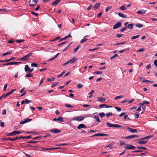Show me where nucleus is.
Listing matches in <instances>:
<instances>
[{"label":"nucleus","mask_w":157,"mask_h":157,"mask_svg":"<svg viewBox=\"0 0 157 157\" xmlns=\"http://www.w3.org/2000/svg\"><path fill=\"white\" fill-rule=\"evenodd\" d=\"M150 102L148 101H143V104H146V105L149 104H150Z\"/></svg>","instance_id":"nucleus-47"},{"label":"nucleus","mask_w":157,"mask_h":157,"mask_svg":"<svg viewBox=\"0 0 157 157\" xmlns=\"http://www.w3.org/2000/svg\"><path fill=\"white\" fill-rule=\"evenodd\" d=\"M22 133V132L19 131H14L11 133H8L7 134V136H13L14 135L17 134H20Z\"/></svg>","instance_id":"nucleus-3"},{"label":"nucleus","mask_w":157,"mask_h":157,"mask_svg":"<svg viewBox=\"0 0 157 157\" xmlns=\"http://www.w3.org/2000/svg\"><path fill=\"white\" fill-rule=\"evenodd\" d=\"M133 24L132 23L129 24L126 27L130 29H133Z\"/></svg>","instance_id":"nucleus-22"},{"label":"nucleus","mask_w":157,"mask_h":157,"mask_svg":"<svg viewBox=\"0 0 157 157\" xmlns=\"http://www.w3.org/2000/svg\"><path fill=\"white\" fill-rule=\"evenodd\" d=\"M77 128L78 129H80L81 128H86V127L84 124H82L79 125Z\"/></svg>","instance_id":"nucleus-14"},{"label":"nucleus","mask_w":157,"mask_h":157,"mask_svg":"<svg viewBox=\"0 0 157 157\" xmlns=\"http://www.w3.org/2000/svg\"><path fill=\"white\" fill-rule=\"evenodd\" d=\"M121 26V22H118L115 24L113 27V29H114L119 28Z\"/></svg>","instance_id":"nucleus-9"},{"label":"nucleus","mask_w":157,"mask_h":157,"mask_svg":"<svg viewBox=\"0 0 157 157\" xmlns=\"http://www.w3.org/2000/svg\"><path fill=\"white\" fill-rule=\"evenodd\" d=\"M11 65V62H9V63H4L2 64V65L3 66H7V65Z\"/></svg>","instance_id":"nucleus-49"},{"label":"nucleus","mask_w":157,"mask_h":157,"mask_svg":"<svg viewBox=\"0 0 157 157\" xmlns=\"http://www.w3.org/2000/svg\"><path fill=\"white\" fill-rule=\"evenodd\" d=\"M94 118L96 120V121L98 122H101L99 118V117L97 116H94Z\"/></svg>","instance_id":"nucleus-27"},{"label":"nucleus","mask_w":157,"mask_h":157,"mask_svg":"<svg viewBox=\"0 0 157 157\" xmlns=\"http://www.w3.org/2000/svg\"><path fill=\"white\" fill-rule=\"evenodd\" d=\"M98 101H102L103 102H105L106 99L105 98L102 97H98L97 98Z\"/></svg>","instance_id":"nucleus-18"},{"label":"nucleus","mask_w":157,"mask_h":157,"mask_svg":"<svg viewBox=\"0 0 157 157\" xmlns=\"http://www.w3.org/2000/svg\"><path fill=\"white\" fill-rule=\"evenodd\" d=\"M112 7V6H108L106 8V11L105 12H107Z\"/></svg>","instance_id":"nucleus-43"},{"label":"nucleus","mask_w":157,"mask_h":157,"mask_svg":"<svg viewBox=\"0 0 157 157\" xmlns=\"http://www.w3.org/2000/svg\"><path fill=\"white\" fill-rule=\"evenodd\" d=\"M127 28V27H126V26L125 27H124L123 28L121 29L120 30V31L121 32H124L125 30H126Z\"/></svg>","instance_id":"nucleus-48"},{"label":"nucleus","mask_w":157,"mask_h":157,"mask_svg":"<svg viewBox=\"0 0 157 157\" xmlns=\"http://www.w3.org/2000/svg\"><path fill=\"white\" fill-rule=\"evenodd\" d=\"M118 56V55L117 54H115L113 56L111 57L110 59L112 60L114 59V58H115L117 57Z\"/></svg>","instance_id":"nucleus-37"},{"label":"nucleus","mask_w":157,"mask_h":157,"mask_svg":"<svg viewBox=\"0 0 157 157\" xmlns=\"http://www.w3.org/2000/svg\"><path fill=\"white\" fill-rule=\"evenodd\" d=\"M123 36V34H122L118 33L116 35V36L117 38H120Z\"/></svg>","instance_id":"nucleus-39"},{"label":"nucleus","mask_w":157,"mask_h":157,"mask_svg":"<svg viewBox=\"0 0 157 157\" xmlns=\"http://www.w3.org/2000/svg\"><path fill=\"white\" fill-rule=\"evenodd\" d=\"M98 136H107L108 135V134H106L104 133H98Z\"/></svg>","instance_id":"nucleus-34"},{"label":"nucleus","mask_w":157,"mask_h":157,"mask_svg":"<svg viewBox=\"0 0 157 157\" xmlns=\"http://www.w3.org/2000/svg\"><path fill=\"white\" fill-rule=\"evenodd\" d=\"M61 0H56L54 2L52 3L51 5L55 6L57 5L60 2Z\"/></svg>","instance_id":"nucleus-17"},{"label":"nucleus","mask_w":157,"mask_h":157,"mask_svg":"<svg viewBox=\"0 0 157 157\" xmlns=\"http://www.w3.org/2000/svg\"><path fill=\"white\" fill-rule=\"evenodd\" d=\"M112 115L113 114L111 112L107 113L106 114V116L107 117H108L109 116H112Z\"/></svg>","instance_id":"nucleus-44"},{"label":"nucleus","mask_w":157,"mask_h":157,"mask_svg":"<svg viewBox=\"0 0 157 157\" xmlns=\"http://www.w3.org/2000/svg\"><path fill=\"white\" fill-rule=\"evenodd\" d=\"M65 105L67 107L69 108H73V107L71 105L69 104H65Z\"/></svg>","instance_id":"nucleus-33"},{"label":"nucleus","mask_w":157,"mask_h":157,"mask_svg":"<svg viewBox=\"0 0 157 157\" xmlns=\"http://www.w3.org/2000/svg\"><path fill=\"white\" fill-rule=\"evenodd\" d=\"M33 70V69H30L28 65H26L25 66V70L26 72L28 71L29 72H31Z\"/></svg>","instance_id":"nucleus-8"},{"label":"nucleus","mask_w":157,"mask_h":157,"mask_svg":"<svg viewBox=\"0 0 157 157\" xmlns=\"http://www.w3.org/2000/svg\"><path fill=\"white\" fill-rule=\"evenodd\" d=\"M135 25L137 27L139 28L142 27L143 26V25L140 23L136 24Z\"/></svg>","instance_id":"nucleus-23"},{"label":"nucleus","mask_w":157,"mask_h":157,"mask_svg":"<svg viewBox=\"0 0 157 157\" xmlns=\"http://www.w3.org/2000/svg\"><path fill=\"white\" fill-rule=\"evenodd\" d=\"M32 54L33 53H30L25 56H24V57H22V58H20L19 59L20 60L23 61L27 60L29 59V57L31 56Z\"/></svg>","instance_id":"nucleus-1"},{"label":"nucleus","mask_w":157,"mask_h":157,"mask_svg":"<svg viewBox=\"0 0 157 157\" xmlns=\"http://www.w3.org/2000/svg\"><path fill=\"white\" fill-rule=\"evenodd\" d=\"M118 15L123 18H126L127 17V16L126 15L124 14H123L121 13H118Z\"/></svg>","instance_id":"nucleus-20"},{"label":"nucleus","mask_w":157,"mask_h":157,"mask_svg":"<svg viewBox=\"0 0 157 157\" xmlns=\"http://www.w3.org/2000/svg\"><path fill=\"white\" fill-rule=\"evenodd\" d=\"M25 123H26L25 119L23 120L22 121H20V124H23Z\"/></svg>","instance_id":"nucleus-59"},{"label":"nucleus","mask_w":157,"mask_h":157,"mask_svg":"<svg viewBox=\"0 0 157 157\" xmlns=\"http://www.w3.org/2000/svg\"><path fill=\"white\" fill-rule=\"evenodd\" d=\"M69 145V144H67V143H63V144H59V145H60V146H65V145L67 146V145Z\"/></svg>","instance_id":"nucleus-50"},{"label":"nucleus","mask_w":157,"mask_h":157,"mask_svg":"<svg viewBox=\"0 0 157 157\" xmlns=\"http://www.w3.org/2000/svg\"><path fill=\"white\" fill-rule=\"evenodd\" d=\"M59 82H56L55 84H53L51 86L52 87H55L56 86L58 85V84Z\"/></svg>","instance_id":"nucleus-58"},{"label":"nucleus","mask_w":157,"mask_h":157,"mask_svg":"<svg viewBox=\"0 0 157 157\" xmlns=\"http://www.w3.org/2000/svg\"><path fill=\"white\" fill-rule=\"evenodd\" d=\"M11 52H12L11 51H10L9 52H7L6 53H5L3 54L2 55V56H5L10 54H11Z\"/></svg>","instance_id":"nucleus-26"},{"label":"nucleus","mask_w":157,"mask_h":157,"mask_svg":"<svg viewBox=\"0 0 157 157\" xmlns=\"http://www.w3.org/2000/svg\"><path fill=\"white\" fill-rule=\"evenodd\" d=\"M120 145H121V146H122V145H125V146H126V144H125V143L124 142H122L121 141H120Z\"/></svg>","instance_id":"nucleus-52"},{"label":"nucleus","mask_w":157,"mask_h":157,"mask_svg":"<svg viewBox=\"0 0 157 157\" xmlns=\"http://www.w3.org/2000/svg\"><path fill=\"white\" fill-rule=\"evenodd\" d=\"M147 10H141L137 11V13L140 14H143L146 13Z\"/></svg>","instance_id":"nucleus-13"},{"label":"nucleus","mask_w":157,"mask_h":157,"mask_svg":"<svg viewBox=\"0 0 157 157\" xmlns=\"http://www.w3.org/2000/svg\"><path fill=\"white\" fill-rule=\"evenodd\" d=\"M26 77H32L33 75H32V74L31 73H29V74H26L25 76Z\"/></svg>","instance_id":"nucleus-57"},{"label":"nucleus","mask_w":157,"mask_h":157,"mask_svg":"<svg viewBox=\"0 0 157 157\" xmlns=\"http://www.w3.org/2000/svg\"><path fill=\"white\" fill-rule=\"evenodd\" d=\"M30 2H31V1L30 0L29 1V5L30 7H33L35 5L33 4H30Z\"/></svg>","instance_id":"nucleus-61"},{"label":"nucleus","mask_w":157,"mask_h":157,"mask_svg":"<svg viewBox=\"0 0 157 157\" xmlns=\"http://www.w3.org/2000/svg\"><path fill=\"white\" fill-rule=\"evenodd\" d=\"M99 115L101 117H103L105 116V114L103 112L100 113H99Z\"/></svg>","instance_id":"nucleus-42"},{"label":"nucleus","mask_w":157,"mask_h":157,"mask_svg":"<svg viewBox=\"0 0 157 157\" xmlns=\"http://www.w3.org/2000/svg\"><path fill=\"white\" fill-rule=\"evenodd\" d=\"M18 139V138H16V137L14 138L8 137L7 138H4L2 140L4 141L10 140L11 141H13L17 140Z\"/></svg>","instance_id":"nucleus-7"},{"label":"nucleus","mask_w":157,"mask_h":157,"mask_svg":"<svg viewBox=\"0 0 157 157\" xmlns=\"http://www.w3.org/2000/svg\"><path fill=\"white\" fill-rule=\"evenodd\" d=\"M127 149H134L136 148V147L133 146L132 145L127 144H126V147H124Z\"/></svg>","instance_id":"nucleus-4"},{"label":"nucleus","mask_w":157,"mask_h":157,"mask_svg":"<svg viewBox=\"0 0 157 157\" xmlns=\"http://www.w3.org/2000/svg\"><path fill=\"white\" fill-rule=\"evenodd\" d=\"M24 41H25V40H22V39L20 40H16V42L18 43L24 42Z\"/></svg>","instance_id":"nucleus-35"},{"label":"nucleus","mask_w":157,"mask_h":157,"mask_svg":"<svg viewBox=\"0 0 157 157\" xmlns=\"http://www.w3.org/2000/svg\"><path fill=\"white\" fill-rule=\"evenodd\" d=\"M47 69V67H46V68H44L41 69H40L39 71L40 72H42L43 71H44L46 70Z\"/></svg>","instance_id":"nucleus-63"},{"label":"nucleus","mask_w":157,"mask_h":157,"mask_svg":"<svg viewBox=\"0 0 157 157\" xmlns=\"http://www.w3.org/2000/svg\"><path fill=\"white\" fill-rule=\"evenodd\" d=\"M154 63L155 67H157V60H155L154 62Z\"/></svg>","instance_id":"nucleus-64"},{"label":"nucleus","mask_w":157,"mask_h":157,"mask_svg":"<svg viewBox=\"0 0 157 157\" xmlns=\"http://www.w3.org/2000/svg\"><path fill=\"white\" fill-rule=\"evenodd\" d=\"M53 120L54 121H59L63 122V118L62 117H59L57 118H54Z\"/></svg>","instance_id":"nucleus-16"},{"label":"nucleus","mask_w":157,"mask_h":157,"mask_svg":"<svg viewBox=\"0 0 157 157\" xmlns=\"http://www.w3.org/2000/svg\"><path fill=\"white\" fill-rule=\"evenodd\" d=\"M127 130L129 132L132 133L137 132V129H133L129 127L127 128Z\"/></svg>","instance_id":"nucleus-11"},{"label":"nucleus","mask_w":157,"mask_h":157,"mask_svg":"<svg viewBox=\"0 0 157 157\" xmlns=\"http://www.w3.org/2000/svg\"><path fill=\"white\" fill-rule=\"evenodd\" d=\"M32 67H36L38 66V64L35 63H33L31 64Z\"/></svg>","instance_id":"nucleus-29"},{"label":"nucleus","mask_w":157,"mask_h":157,"mask_svg":"<svg viewBox=\"0 0 157 157\" xmlns=\"http://www.w3.org/2000/svg\"><path fill=\"white\" fill-rule=\"evenodd\" d=\"M123 97H124V96L123 95H119V96H117L116 97V98H115V99L117 100L119 98H122Z\"/></svg>","instance_id":"nucleus-32"},{"label":"nucleus","mask_w":157,"mask_h":157,"mask_svg":"<svg viewBox=\"0 0 157 157\" xmlns=\"http://www.w3.org/2000/svg\"><path fill=\"white\" fill-rule=\"evenodd\" d=\"M100 5V3H97L93 6V8L95 9H98Z\"/></svg>","instance_id":"nucleus-19"},{"label":"nucleus","mask_w":157,"mask_h":157,"mask_svg":"<svg viewBox=\"0 0 157 157\" xmlns=\"http://www.w3.org/2000/svg\"><path fill=\"white\" fill-rule=\"evenodd\" d=\"M77 60V59L75 57H73L72 59L70 60H68L69 63L71 64L73 63H74L75 61Z\"/></svg>","instance_id":"nucleus-15"},{"label":"nucleus","mask_w":157,"mask_h":157,"mask_svg":"<svg viewBox=\"0 0 157 157\" xmlns=\"http://www.w3.org/2000/svg\"><path fill=\"white\" fill-rule=\"evenodd\" d=\"M148 141L146 140H141L140 141L137 142V143L141 144H145Z\"/></svg>","instance_id":"nucleus-21"},{"label":"nucleus","mask_w":157,"mask_h":157,"mask_svg":"<svg viewBox=\"0 0 157 157\" xmlns=\"http://www.w3.org/2000/svg\"><path fill=\"white\" fill-rule=\"evenodd\" d=\"M103 71H96L94 72V74H96L98 75L101 74L103 73Z\"/></svg>","instance_id":"nucleus-38"},{"label":"nucleus","mask_w":157,"mask_h":157,"mask_svg":"<svg viewBox=\"0 0 157 157\" xmlns=\"http://www.w3.org/2000/svg\"><path fill=\"white\" fill-rule=\"evenodd\" d=\"M136 148H137L139 149H144V150H147V149L146 148L144 147H142V146L137 147H136Z\"/></svg>","instance_id":"nucleus-36"},{"label":"nucleus","mask_w":157,"mask_h":157,"mask_svg":"<svg viewBox=\"0 0 157 157\" xmlns=\"http://www.w3.org/2000/svg\"><path fill=\"white\" fill-rule=\"evenodd\" d=\"M50 131L51 132L55 133H58L61 132L60 130L56 129H51Z\"/></svg>","instance_id":"nucleus-10"},{"label":"nucleus","mask_w":157,"mask_h":157,"mask_svg":"<svg viewBox=\"0 0 157 157\" xmlns=\"http://www.w3.org/2000/svg\"><path fill=\"white\" fill-rule=\"evenodd\" d=\"M120 9L121 10H126L127 8L125 7V5H124L120 7Z\"/></svg>","instance_id":"nucleus-31"},{"label":"nucleus","mask_w":157,"mask_h":157,"mask_svg":"<svg viewBox=\"0 0 157 157\" xmlns=\"http://www.w3.org/2000/svg\"><path fill=\"white\" fill-rule=\"evenodd\" d=\"M60 148V147H54V148H44L43 147H41V149H42V150L44 151L45 150H52L54 149H59Z\"/></svg>","instance_id":"nucleus-12"},{"label":"nucleus","mask_w":157,"mask_h":157,"mask_svg":"<svg viewBox=\"0 0 157 157\" xmlns=\"http://www.w3.org/2000/svg\"><path fill=\"white\" fill-rule=\"evenodd\" d=\"M81 46L80 45H78L76 48H75L73 51L74 53L76 52L78 49Z\"/></svg>","instance_id":"nucleus-24"},{"label":"nucleus","mask_w":157,"mask_h":157,"mask_svg":"<svg viewBox=\"0 0 157 157\" xmlns=\"http://www.w3.org/2000/svg\"><path fill=\"white\" fill-rule=\"evenodd\" d=\"M136 137H139V136L136 135H133L126 137H122V138H124L126 139H132Z\"/></svg>","instance_id":"nucleus-6"},{"label":"nucleus","mask_w":157,"mask_h":157,"mask_svg":"<svg viewBox=\"0 0 157 157\" xmlns=\"http://www.w3.org/2000/svg\"><path fill=\"white\" fill-rule=\"evenodd\" d=\"M55 79V78L54 77H52L51 78H48L47 79V81L51 82L53 81Z\"/></svg>","instance_id":"nucleus-30"},{"label":"nucleus","mask_w":157,"mask_h":157,"mask_svg":"<svg viewBox=\"0 0 157 157\" xmlns=\"http://www.w3.org/2000/svg\"><path fill=\"white\" fill-rule=\"evenodd\" d=\"M6 109H4L2 110V114L3 115H5L6 114Z\"/></svg>","instance_id":"nucleus-62"},{"label":"nucleus","mask_w":157,"mask_h":157,"mask_svg":"<svg viewBox=\"0 0 157 157\" xmlns=\"http://www.w3.org/2000/svg\"><path fill=\"white\" fill-rule=\"evenodd\" d=\"M140 36V35H137L131 37V39L132 40H134L139 38Z\"/></svg>","instance_id":"nucleus-25"},{"label":"nucleus","mask_w":157,"mask_h":157,"mask_svg":"<svg viewBox=\"0 0 157 157\" xmlns=\"http://www.w3.org/2000/svg\"><path fill=\"white\" fill-rule=\"evenodd\" d=\"M5 125L4 123L2 121L0 122V126L2 127H4Z\"/></svg>","instance_id":"nucleus-60"},{"label":"nucleus","mask_w":157,"mask_h":157,"mask_svg":"<svg viewBox=\"0 0 157 157\" xmlns=\"http://www.w3.org/2000/svg\"><path fill=\"white\" fill-rule=\"evenodd\" d=\"M83 86V85L79 83L77 85V87L78 89L81 88Z\"/></svg>","instance_id":"nucleus-46"},{"label":"nucleus","mask_w":157,"mask_h":157,"mask_svg":"<svg viewBox=\"0 0 157 157\" xmlns=\"http://www.w3.org/2000/svg\"><path fill=\"white\" fill-rule=\"evenodd\" d=\"M25 103L26 104L31 103V101L27 99H25Z\"/></svg>","instance_id":"nucleus-45"},{"label":"nucleus","mask_w":157,"mask_h":157,"mask_svg":"<svg viewBox=\"0 0 157 157\" xmlns=\"http://www.w3.org/2000/svg\"><path fill=\"white\" fill-rule=\"evenodd\" d=\"M16 90L15 89H13L11 90L10 91L8 92V93L9 94V95H10L12 93L14 92Z\"/></svg>","instance_id":"nucleus-40"},{"label":"nucleus","mask_w":157,"mask_h":157,"mask_svg":"<svg viewBox=\"0 0 157 157\" xmlns=\"http://www.w3.org/2000/svg\"><path fill=\"white\" fill-rule=\"evenodd\" d=\"M84 118L85 117H73V120L78 121H81L83 120L84 119Z\"/></svg>","instance_id":"nucleus-5"},{"label":"nucleus","mask_w":157,"mask_h":157,"mask_svg":"<svg viewBox=\"0 0 157 157\" xmlns=\"http://www.w3.org/2000/svg\"><path fill=\"white\" fill-rule=\"evenodd\" d=\"M9 60L8 59H6L5 60H0V63H5L8 62Z\"/></svg>","instance_id":"nucleus-55"},{"label":"nucleus","mask_w":157,"mask_h":157,"mask_svg":"<svg viewBox=\"0 0 157 157\" xmlns=\"http://www.w3.org/2000/svg\"><path fill=\"white\" fill-rule=\"evenodd\" d=\"M87 39L86 38L84 37V38L81 40L80 41V43H82L86 41L87 40Z\"/></svg>","instance_id":"nucleus-28"},{"label":"nucleus","mask_w":157,"mask_h":157,"mask_svg":"<svg viewBox=\"0 0 157 157\" xmlns=\"http://www.w3.org/2000/svg\"><path fill=\"white\" fill-rule=\"evenodd\" d=\"M32 119H29L28 118H27L26 119H25V121L26 123L32 120Z\"/></svg>","instance_id":"nucleus-54"},{"label":"nucleus","mask_w":157,"mask_h":157,"mask_svg":"<svg viewBox=\"0 0 157 157\" xmlns=\"http://www.w3.org/2000/svg\"><path fill=\"white\" fill-rule=\"evenodd\" d=\"M44 78H43L41 79L39 84V85H40L42 84L44 80Z\"/></svg>","instance_id":"nucleus-51"},{"label":"nucleus","mask_w":157,"mask_h":157,"mask_svg":"<svg viewBox=\"0 0 157 157\" xmlns=\"http://www.w3.org/2000/svg\"><path fill=\"white\" fill-rule=\"evenodd\" d=\"M98 49V48H95L93 49H89L88 51H93L96 50Z\"/></svg>","instance_id":"nucleus-53"},{"label":"nucleus","mask_w":157,"mask_h":157,"mask_svg":"<svg viewBox=\"0 0 157 157\" xmlns=\"http://www.w3.org/2000/svg\"><path fill=\"white\" fill-rule=\"evenodd\" d=\"M60 36H58V37H56V38H55L54 39L51 40V41L53 42V41H56V40H59V39H60Z\"/></svg>","instance_id":"nucleus-41"},{"label":"nucleus","mask_w":157,"mask_h":157,"mask_svg":"<svg viewBox=\"0 0 157 157\" xmlns=\"http://www.w3.org/2000/svg\"><path fill=\"white\" fill-rule=\"evenodd\" d=\"M125 42H126L125 41V42H121V43H116L114 45H117L122 44H125Z\"/></svg>","instance_id":"nucleus-56"},{"label":"nucleus","mask_w":157,"mask_h":157,"mask_svg":"<svg viewBox=\"0 0 157 157\" xmlns=\"http://www.w3.org/2000/svg\"><path fill=\"white\" fill-rule=\"evenodd\" d=\"M106 125L109 127L121 128L122 127V126L119 124H113L109 122H107Z\"/></svg>","instance_id":"nucleus-2"}]
</instances>
